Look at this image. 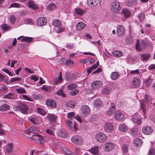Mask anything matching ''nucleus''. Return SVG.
Segmentation results:
<instances>
[{
  "mask_svg": "<svg viewBox=\"0 0 155 155\" xmlns=\"http://www.w3.org/2000/svg\"><path fill=\"white\" fill-rule=\"evenodd\" d=\"M10 7L19 8L20 7V5L18 3H13L10 5Z\"/></svg>",
  "mask_w": 155,
  "mask_h": 155,
  "instance_id": "nucleus-58",
  "label": "nucleus"
},
{
  "mask_svg": "<svg viewBox=\"0 0 155 155\" xmlns=\"http://www.w3.org/2000/svg\"><path fill=\"white\" fill-rule=\"evenodd\" d=\"M150 58L149 54H142L141 59L143 61H147Z\"/></svg>",
  "mask_w": 155,
  "mask_h": 155,
  "instance_id": "nucleus-38",
  "label": "nucleus"
},
{
  "mask_svg": "<svg viewBox=\"0 0 155 155\" xmlns=\"http://www.w3.org/2000/svg\"><path fill=\"white\" fill-rule=\"evenodd\" d=\"M133 143L135 146L139 147H140L143 144L142 140L139 138H136L134 140Z\"/></svg>",
  "mask_w": 155,
  "mask_h": 155,
  "instance_id": "nucleus-21",
  "label": "nucleus"
},
{
  "mask_svg": "<svg viewBox=\"0 0 155 155\" xmlns=\"http://www.w3.org/2000/svg\"><path fill=\"white\" fill-rule=\"evenodd\" d=\"M130 134L133 136L136 135L137 134V130L135 128H132Z\"/></svg>",
  "mask_w": 155,
  "mask_h": 155,
  "instance_id": "nucleus-59",
  "label": "nucleus"
},
{
  "mask_svg": "<svg viewBox=\"0 0 155 155\" xmlns=\"http://www.w3.org/2000/svg\"><path fill=\"white\" fill-rule=\"evenodd\" d=\"M16 91L18 94L25 93L26 91L25 88H23L17 89H16Z\"/></svg>",
  "mask_w": 155,
  "mask_h": 155,
  "instance_id": "nucleus-51",
  "label": "nucleus"
},
{
  "mask_svg": "<svg viewBox=\"0 0 155 155\" xmlns=\"http://www.w3.org/2000/svg\"><path fill=\"white\" fill-rule=\"evenodd\" d=\"M49 122L53 123L56 122V116L53 114H49L47 116Z\"/></svg>",
  "mask_w": 155,
  "mask_h": 155,
  "instance_id": "nucleus-23",
  "label": "nucleus"
},
{
  "mask_svg": "<svg viewBox=\"0 0 155 155\" xmlns=\"http://www.w3.org/2000/svg\"><path fill=\"white\" fill-rule=\"evenodd\" d=\"M6 150L8 153L12 152V145L11 144H8L7 145Z\"/></svg>",
  "mask_w": 155,
  "mask_h": 155,
  "instance_id": "nucleus-44",
  "label": "nucleus"
},
{
  "mask_svg": "<svg viewBox=\"0 0 155 155\" xmlns=\"http://www.w3.org/2000/svg\"><path fill=\"white\" fill-rule=\"evenodd\" d=\"M86 26V25L82 22H78L76 25V29L78 31H80L83 29Z\"/></svg>",
  "mask_w": 155,
  "mask_h": 155,
  "instance_id": "nucleus-24",
  "label": "nucleus"
},
{
  "mask_svg": "<svg viewBox=\"0 0 155 155\" xmlns=\"http://www.w3.org/2000/svg\"><path fill=\"white\" fill-rule=\"evenodd\" d=\"M38 129L34 126L31 127L27 130L25 131L26 134L30 135L32 133L36 134L32 135L30 138L36 142L38 143L39 141V134Z\"/></svg>",
  "mask_w": 155,
  "mask_h": 155,
  "instance_id": "nucleus-1",
  "label": "nucleus"
},
{
  "mask_svg": "<svg viewBox=\"0 0 155 155\" xmlns=\"http://www.w3.org/2000/svg\"><path fill=\"white\" fill-rule=\"evenodd\" d=\"M58 136L60 137L65 138L68 136V134L66 131L64 129H61L57 133Z\"/></svg>",
  "mask_w": 155,
  "mask_h": 155,
  "instance_id": "nucleus-13",
  "label": "nucleus"
},
{
  "mask_svg": "<svg viewBox=\"0 0 155 155\" xmlns=\"http://www.w3.org/2000/svg\"><path fill=\"white\" fill-rule=\"evenodd\" d=\"M78 93V90H74L70 92L69 94L71 95L74 96L77 94Z\"/></svg>",
  "mask_w": 155,
  "mask_h": 155,
  "instance_id": "nucleus-61",
  "label": "nucleus"
},
{
  "mask_svg": "<svg viewBox=\"0 0 155 155\" xmlns=\"http://www.w3.org/2000/svg\"><path fill=\"white\" fill-rule=\"evenodd\" d=\"M120 76V74L117 72H114L111 73L110 76L112 80H115Z\"/></svg>",
  "mask_w": 155,
  "mask_h": 155,
  "instance_id": "nucleus-28",
  "label": "nucleus"
},
{
  "mask_svg": "<svg viewBox=\"0 0 155 155\" xmlns=\"http://www.w3.org/2000/svg\"><path fill=\"white\" fill-rule=\"evenodd\" d=\"M149 45L148 42L147 41L142 39L137 40L136 44V48H144Z\"/></svg>",
  "mask_w": 155,
  "mask_h": 155,
  "instance_id": "nucleus-2",
  "label": "nucleus"
},
{
  "mask_svg": "<svg viewBox=\"0 0 155 155\" xmlns=\"http://www.w3.org/2000/svg\"><path fill=\"white\" fill-rule=\"evenodd\" d=\"M4 97L5 98L9 99H13L14 98V94L9 93L4 96Z\"/></svg>",
  "mask_w": 155,
  "mask_h": 155,
  "instance_id": "nucleus-54",
  "label": "nucleus"
},
{
  "mask_svg": "<svg viewBox=\"0 0 155 155\" xmlns=\"http://www.w3.org/2000/svg\"><path fill=\"white\" fill-rule=\"evenodd\" d=\"M103 85L102 82L99 81H96L92 82L91 84V87L94 89H100Z\"/></svg>",
  "mask_w": 155,
  "mask_h": 155,
  "instance_id": "nucleus-8",
  "label": "nucleus"
},
{
  "mask_svg": "<svg viewBox=\"0 0 155 155\" xmlns=\"http://www.w3.org/2000/svg\"><path fill=\"white\" fill-rule=\"evenodd\" d=\"M133 38L130 36L127 37L125 39L126 43L128 44H131L133 42Z\"/></svg>",
  "mask_w": 155,
  "mask_h": 155,
  "instance_id": "nucleus-46",
  "label": "nucleus"
},
{
  "mask_svg": "<svg viewBox=\"0 0 155 155\" xmlns=\"http://www.w3.org/2000/svg\"><path fill=\"white\" fill-rule=\"evenodd\" d=\"M122 12L126 18L128 17L130 15V13L127 9H124L122 10Z\"/></svg>",
  "mask_w": 155,
  "mask_h": 155,
  "instance_id": "nucleus-34",
  "label": "nucleus"
},
{
  "mask_svg": "<svg viewBox=\"0 0 155 155\" xmlns=\"http://www.w3.org/2000/svg\"><path fill=\"white\" fill-rule=\"evenodd\" d=\"M136 1L135 0H129L127 3V5L128 6H132L136 4Z\"/></svg>",
  "mask_w": 155,
  "mask_h": 155,
  "instance_id": "nucleus-42",
  "label": "nucleus"
},
{
  "mask_svg": "<svg viewBox=\"0 0 155 155\" xmlns=\"http://www.w3.org/2000/svg\"><path fill=\"white\" fill-rule=\"evenodd\" d=\"M114 55L118 57H120L123 55V53L120 51H115L113 52Z\"/></svg>",
  "mask_w": 155,
  "mask_h": 155,
  "instance_id": "nucleus-43",
  "label": "nucleus"
},
{
  "mask_svg": "<svg viewBox=\"0 0 155 155\" xmlns=\"http://www.w3.org/2000/svg\"><path fill=\"white\" fill-rule=\"evenodd\" d=\"M29 120L35 125H38V124L39 120L38 117H33L30 119Z\"/></svg>",
  "mask_w": 155,
  "mask_h": 155,
  "instance_id": "nucleus-40",
  "label": "nucleus"
},
{
  "mask_svg": "<svg viewBox=\"0 0 155 155\" xmlns=\"http://www.w3.org/2000/svg\"><path fill=\"white\" fill-rule=\"evenodd\" d=\"M94 106L96 107L101 106L102 104V101L101 100L99 99H97L95 100L94 102Z\"/></svg>",
  "mask_w": 155,
  "mask_h": 155,
  "instance_id": "nucleus-33",
  "label": "nucleus"
},
{
  "mask_svg": "<svg viewBox=\"0 0 155 155\" xmlns=\"http://www.w3.org/2000/svg\"><path fill=\"white\" fill-rule=\"evenodd\" d=\"M96 139L98 142L103 143L105 141L107 137L102 132H99L95 136Z\"/></svg>",
  "mask_w": 155,
  "mask_h": 155,
  "instance_id": "nucleus-4",
  "label": "nucleus"
},
{
  "mask_svg": "<svg viewBox=\"0 0 155 155\" xmlns=\"http://www.w3.org/2000/svg\"><path fill=\"white\" fill-rule=\"evenodd\" d=\"M52 24L54 27H60L62 25L61 21L58 19L54 20Z\"/></svg>",
  "mask_w": 155,
  "mask_h": 155,
  "instance_id": "nucleus-25",
  "label": "nucleus"
},
{
  "mask_svg": "<svg viewBox=\"0 0 155 155\" xmlns=\"http://www.w3.org/2000/svg\"><path fill=\"white\" fill-rule=\"evenodd\" d=\"M132 120L135 124H137L138 125H140L141 123V120L140 118L137 117H133L132 118Z\"/></svg>",
  "mask_w": 155,
  "mask_h": 155,
  "instance_id": "nucleus-30",
  "label": "nucleus"
},
{
  "mask_svg": "<svg viewBox=\"0 0 155 155\" xmlns=\"http://www.w3.org/2000/svg\"><path fill=\"white\" fill-rule=\"evenodd\" d=\"M47 23V19L44 17L39 18V26H43Z\"/></svg>",
  "mask_w": 155,
  "mask_h": 155,
  "instance_id": "nucleus-26",
  "label": "nucleus"
},
{
  "mask_svg": "<svg viewBox=\"0 0 155 155\" xmlns=\"http://www.w3.org/2000/svg\"><path fill=\"white\" fill-rule=\"evenodd\" d=\"M128 147L127 145L124 144L122 146V150L123 153H127L128 152Z\"/></svg>",
  "mask_w": 155,
  "mask_h": 155,
  "instance_id": "nucleus-48",
  "label": "nucleus"
},
{
  "mask_svg": "<svg viewBox=\"0 0 155 155\" xmlns=\"http://www.w3.org/2000/svg\"><path fill=\"white\" fill-rule=\"evenodd\" d=\"M71 141L75 144L78 145L82 144L83 140L81 137L78 136L73 137L71 139Z\"/></svg>",
  "mask_w": 155,
  "mask_h": 155,
  "instance_id": "nucleus-7",
  "label": "nucleus"
},
{
  "mask_svg": "<svg viewBox=\"0 0 155 155\" xmlns=\"http://www.w3.org/2000/svg\"><path fill=\"white\" fill-rule=\"evenodd\" d=\"M115 105L114 103H111L110 105V107L107 112V114L108 115H111L115 111Z\"/></svg>",
  "mask_w": 155,
  "mask_h": 155,
  "instance_id": "nucleus-19",
  "label": "nucleus"
},
{
  "mask_svg": "<svg viewBox=\"0 0 155 155\" xmlns=\"http://www.w3.org/2000/svg\"><path fill=\"white\" fill-rule=\"evenodd\" d=\"M89 151L93 154H97L98 153V147L96 146L94 147L91 148L89 150Z\"/></svg>",
  "mask_w": 155,
  "mask_h": 155,
  "instance_id": "nucleus-29",
  "label": "nucleus"
},
{
  "mask_svg": "<svg viewBox=\"0 0 155 155\" xmlns=\"http://www.w3.org/2000/svg\"><path fill=\"white\" fill-rule=\"evenodd\" d=\"M21 79L19 78L14 77L11 78L10 81L11 83H13L15 81H20Z\"/></svg>",
  "mask_w": 155,
  "mask_h": 155,
  "instance_id": "nucleus-55",
  "label": "nucleus"
},
{
  "mask_svg": "<svg viewBox=\"0 0 155 155\" xmlns=\"http://www.w3.org/2000/svg\"><path fill=\"white\" fill-rule=\"evenodd\" d=\"M133 86L134 87H137L140 85V80L139 78H134L132 83Z\"/></svg>",
  "mask_w": 155,
  "mask_h": 155,
  "instance_id": "nucleus-20",
  "label": "nucleus"
},
{
  "mask_svg": "<svg viewBox=\"0 0 155 155\" xmlns=\"http://www.w3.org/2000/svg\"><path fill=\"white\" fill-rule=\"evenodd\" d=\"M10 109V106L7 104H4L1 106L0 110L4 111L8 110Z\"/></svg>",
  "mask_w": 155,
  "mask_h": 155,
  "instance_id": "nucleus-37",
  "label": "nucleus"
},
{
  "mask_svg": "<svg viewBox=\"0 0 155 155\" xmlns=\"http://www.w3.org/2000/svg\"><path fill=\"white\" fill-rule=\"evenodd\" d=\"M138 17L139 21L142 22L143 21L145 18V15L143 13H140L138 15Z\"/></svg>",
  "mask_w": 155,
  "mask_h": 155,
  "instance_id": "nucleus-36",
  "label": "nucleus"
},
{
  "mask_svg": "<svg viewBox=\"0 0 155 155\" xmlns=\"http://www.w3.org/2000/svg\"><path fill=\"white\" fill-rule=\"evenodd\" d=\"M82 113L85 115H87L90 111V108L89 107L86 105L82 106L81 108Z\"/></svg>",
  "mask_w": 155,
  "mask_h": 155,
  "instance_id": "nucleus-16",
  "label": "nucleus"
},
{
  "mask_svg": "<svg viewBox=\"0 0 155 155\" xmlns=\"http://www.w3.org/2000/svg\"><path fill=\"white\" fill-rule=\"evenodd\" d=\"M113 125L110 123H106L104 126L105 130L108 132H110L114 129Z\"/></svg>",
  "mask_w": 155,
  "mask_h": 155,
  "instance_id": "nucleus-15",
  "label": "nucleus"
},
{
  "mask_svg": "<svg viewBox=\"0 0 155 155\" xmlns=\"http://www.w3.org/2000/svg\"><path fill=\"white\" fill-rule=\"evenodd\" d=\"M114 144L111 142H108L105 144L104 150L106 151H109L112 150L114 148Z\"/></svg>",
  "mask_w": 155,
  "mask_h": 155,
  "instance_id": "nucleus-12",
  "label": "nucleus"
},
{
  "mask_svg": "<svg viewBox=\"0 0 155 155\" xmlns=\"http://www.w3.org/2000/svg\"><path fill=\"white\" fill-rule=\"evenodd\" d=\"M1 28L3 31H7L10 29L11 27L8 26L7 24H3L1 25Z\"/></svg>",
  "mask_w": 155,
  "mask_h": 155,
  "instance_id": "nucleus-45",
  "label": "nucleus"
},
{
  "mask_svg": "<svg viewBox=\"0 0 155 155\" xmlns=\"http://www.w3.org/2000/svg\"><path fill=\"white\" fill-rule=\"evenodd\" d=\"M33 40V38L31 37H24V38L22 39L21 41L22 42L24 43L21 44L22 47L23 48H26L28 45Z\"/></svg>",
  "mask_w": 155,
  "mask_h": 155,
  "instance_id": "nucleus-3",
  "label": "nucleus"
},
{
  "mask_svg": "<svg viewBox=\"0 0 155 155\" xmlns=\"http://www.w3.org/2000/svg\"><path fill=\"white\" fill-rule=\"evenodd\" d=\"M47 113L46 112L44 109L39 108V114L41 115L44 116Z\"/></svg>",
  "mask_w": 155,
  "mask_h": 155,
  "instance_id": "nucleus-56",
  "label": "nucleus"
},
{
  "mask_svg": "<svg viewBox=\"0 0 155 155\" xmlns=\"http://www.w3.org/2000/svg\"><path fill=\"white\" fill-rule=\"evenodd\" d=\"M148 155H155V150L154 149H150L149 150Z\"/></svg>",
  "mask_w": 155,
  "mask_h": 155,
  "instance_id": "nucleus-63",
  "label": "nucleus"
},
{
  "mask_svg": "<svg viewBox=\"0 0 155 155\" xmlns=\"http://www.w3.org/2000/svg\"><path fill=\"white\" fill-rule=\"evenodd\" d=\"M2 70L3 71L5 72V73H6L8 74L10 76H13V74L9 70L6 69V68H4V69H2Z\"/></svg>",
  "mask_w": 155,
  "mask_h": 155,
  "instance_id": "nucleus-60",
  "label": "nucleus"
},
{
  "mask_svg": "<svg viewBox=\"0 0 155 155\" xmlns=\"http://www.w3.org/2000/svg\"><path fill=\"white\" fill-rule=\"evenodd\" d=\"M66 123L67 126L68 127L70 130H72L73 128H74V130H75L76 125L75 123H74V126L73 124L71 121L67 120H66Z\"/></svg>",
  "mask_w": 155,
  "mask_h": 155,
  "instance_id": "nucleus-27",
  "label": "nucleus"
},
{
  "mask_svg": "<svg viewBox=\"0 0 155 155\" xmlns=\"http://www.w3.org/2000/svg\"><path fill=\"white\" fill-rule=\"evenodd\" d=\"M9 19L11 23L12 24H14L15 22L16 18L13 15L10 16Z\"/></svg>",
  "mask_w": 155,
  "mask_h": 155,
  "instance_id": "nucleus-50",
  "label": "nucleus"
},
{
  "mask_svg": "<svg viewBox=\"0 0 155 155\" xmlns=\"http://www.w3.org/2000/svg\"><path fill=\"white\" fill-rule=\"evenodd\" d=\"M147 104H145L144 102V101H143V102H141L140 105V108L142 110L144 114H145L146 113V110L147 109Z\"/></svg>",
  "mask_w": 155,
  "mask_h": 155,
  "instance_id": "nucleus-32",
  "label": "nucleus"
},
{
  "mask_svg": "<svg viewBox=\"0 0 155 155\" xmlns=\"http://www.w3.org/2000/svg\"><path fill=\"white\" fill-rule=\"evenodd\" d=\"M74 12L75 13L81 15L84 13L85 11L81 8H77L75 9Z\"/></svg>",
  "mask_w": 155,
  "mask_h": 155,
  "instance_id": "nucleus-35",
  "label": "nucleus"
},
{
  "mask_svg": "<svg viewBox=\"0 0 155 155\" xmlns=\"http://www.w3.org/2000/svg\"><path fill=\"white\" fill-rule=\"evenodd\" d=\"M56 6L55 5L53 4H51L48 5V9L49 10H52L55 9L56 8Z\"/></svg>",
  "mask_w": 155,
  "mask_h": 155,
  "instance_id": "nucleus-53",
  "label": "nucleus"
},
{
  "mask_svg": "<svg viewBox=\"0 0 155 155\" xmlns=\"http://www.w3.org/2000/svg\"><path fill=\"white\" fill-rule=\"evenodd\" d=\"M57 94L59 95H61L63 97H65V95L63 92L62 89H59L57 92Z\"/></svg>",
  "mask_w": 155,
  "mask_h": 155,
  "instance_id": "nucleus-57",
  "label": "nucleus"
},
{
  "mask_svg": "<svg viewBox=\"0 0 155 155\" xmlns=\"http://www.w3.org/2000/svg\"><path fill=\"white\" fill-rule=\"evenodd\" d=\"M74 103L71 101H69L66 104L67 107H70L72 108L74 107Z\"/></svg>",
  "mask_w": 155,
  "mask_h": 155,
  "instance_id": "nucleus-41",
  "label": "nucleus"
},
{
  "mask_svg": "<svg viewBox=\"0 0 155 155\" xmlns=\"http://www.w3.org/2000/svg\"><path fill=\"white\" fill-rule=\"evenodd\" d=\"M124 117V115L120 112L117 111L115 114V117L116 120H122Z\"/></svg>",
  "mask_w": 155,
  "mask_h": 155,
  "instance_id": "nucleus-18",
  "label": "nucleus"
},
{
  "mask_svg": "<svg viewBox=\"0 0 155 155\" xmlns=\"http://www.w3.org/2000/svg\"><path fill=\"white\" fill-rule=\"evenodd\" d=\"M124 32L125 30L123 26L119 25L117 27V34L118 36L122 37L124 36Z\"/></svg>",
  "mask_w": 155,
  "mask_h": 155,
  "instance_id": "nucleus-10",
  "label": "nucleus"
},
{
  "mask_svg": "<svg viewBox=\"0 0 155 155\" xmlns=\"http://www.w3.org/2000/svg\"><path fill=\"white\" fill-rule=\"evenodd\" d=\"M100 2V0H87V4L91 7H93L97 5Z\"/></svg>",
  "mask_w": 155,
  "mask_h": 155,
  "instance_id": "nucleus-14",
  "label": "nucleus"
},
{
  "mask_svg": "<svg viewBox=\"0 0 155 155\" xmlns=\"http://www.w3.org/2000/svg\"><path fill=\"white\" fill-rule=\"evenodd\" d=\"M119 129L122 132H126L128 130L127 126L124 124H120L119 127Z\"/></svg>",
  "mask_w": 155,
  "mask_h": 155,
  "instance_id": "nucleus-31",
  "label": "nucleus"
},
{
  "mask_svg": "<svg viewBox=\"0 0 155 155\" xmlns=\"http://www.w3.org/2000/svg\"><path fill=\"white\" fill-rule=\"evenodd\" d=\"M77 86L75 84H70L67 87L68 90H71L76 88Z\"/></svg>",
  "mask_w": 155,
  "mask_h": 155,
  "instance_id": "nucleus-52",
  "label": "nucleus"
},
{
  "mask_svg": "<svg viewBox=\"0 0 155 155\" xmlns=\"http://www.w3.org/2000/svg\"><path fill=\"white\" fill-rule=\"evenodd\" d=\"M62 150V152L66 155H69L71 153V152L66 148H63Z\"/></svg>",
  "mask_w": 155,
  "mask_h": 155,
  "instance_id": "nucleus-47",
  "label": "nucleus"
},
{
  "mask_svg": "<svg viewBox=\"0 0 155 155\" xmlns=\"http://www.w3.org/2000/svg\"><path fill=\"white\" fill-rule=\"evenodd\" d=\"M75 151L76 154H80L81 153V149L79 147H76L75 149Z\"/></svg>",
  "mask_w": 155,
  "mask_h": 155,
  "instance_id": "nucleus-64",
  "label": "nucleus"
},
{
  "mask_svg": "<svg viewBox=\"0 0 155 155\" xmlns=\"http://www.w3.org/2000/svg\"><path fill=\"white\" fill-rule=\"evenodd\" d=\"M143 101L144 102L145 104H147V106L149 107L150 104H153V102L154 100L150 96L146 94L144 96V99Z\"/></svg>",
  "mask_w": 155,
  "mask_h": 155,
  "instance_id": "nucleus-9",
  "label": "nucleus"
},
{
  "mask_svg": "<svg viewBox=\"0 0 155 155\" xmlns=\"http://www.w3.org/2000/svg\"><path fill=\"white\" fill-rule=\"evenodd\" d=\"M28 7L32 9H36L38 8V5L32 0L29 1L28 3Z\"/></svg>",
  "mask_w": 155,
  "mask_h": 155,
  "instance_id": "nucleus-22",
  "label": "nucleus"
},
{
  "mask_svg": "<svg viewBox=\"0 0 155 155\" xmlns=\"http://www.w3.org/2000/svg\"><path fill=\"white\" fill-rule=\"evenodd\" d=\"M112 10L115 12H118L121 10V7L119 2H113L110 5Z\"/></svg>",
  "mask_w": 155,
  "mask_h": 155,
  "instance_id": "nucleus-5",
  "label": "nucleus"
},
{
  "mask_svg": "<svg viewBox=\"0 0 155 155\" xmlns=\"http://www.w3.org/2000/svg\"><path fill=\"white\" fill-rule=\"evenodd\" d=\"M111 91V88L110 87H106L104 88L103 92L105 94H108L110 93Z\"/></svg>",
  "mask_w": 155,
  "mask_h": 155,
  "instance_id": "nucleus-49",
  "label": "nucleus"
},
{
  "mask_svg": "<svg viewBox=\"0 0 155 155\" xmlns=\"http://www.w3.org/2000/svg\"><path fill=\"white\" fill-rule=\"evenodd\" d=\"M143 133L146 135H150L153 132V128L150 126H145L142 129Z\"/></svg>",
  "mask_w": 155,
  "mask_h": 155,
  "instance_id": "nucleus-11",
  "label": "nucleus"
},
{
  "mask_svg": "<svg viewBox=\"0 0 155 155\" xmlns=\"http://www.w3.org/2000/svg\"><path fill=\"white\" fill-rule=\"evenodd\" d=\"M55 82L56 84H57L58 83L61 82L62 81V72H60V74H59L58 78H55Z\"/></svg>",
  "mask_w": 155,
  "mask_h": 155,
  "instance_id": "nucleus-39",
  "label": "nucleus"
},
{
  "mask_svg": "<svg viewBox=\"0 0 155 155\" xmlns=\"http://www.w3.org/2000/svg\"><path fill=\"white\" fill-rule=\"evenodd\" d=\"M45 142L44 139L43 137L39 135V144H43Z\"/></svg>",
  "mask_w": 155,
  "mask_h": 155,
  "instance_id": "nucleus-62",
  "label": "nucleus"
},
{
  "mask_svg": "<svg viewBox=\"0 0 155 155\" xmlns=\"http://www.w3.org/2000/svg\"><path fill=\"white\" fill-rule=\"evenodd\" d=\"M17 108L21 111L22 113L24 114L27 113L28 107L25 104L22 103L19 104L17 107Z\"/></svg>",
  "mask_w": 155,
  "mask_h": 155,
  "instance_id": "nucleus-6",
  "label": "nucleus"
},
{
  "mask_svg": "<svg viewBox=\"0 0 155 155\" xmlns=\"http://www.w3.org/2000/svg\"><path fill=\"white\" fill-rule=\"evenodd\" d=\"M46 104L51 107L52 108H54L56 107V102L53 100L50 99H48L46 101Z\"/></svg>",
  "mask_w": 155,
  "mask_h": 155,
  "instance_id": "nucleus-17",
  "label": "nucleus"
}]
</instances>
